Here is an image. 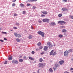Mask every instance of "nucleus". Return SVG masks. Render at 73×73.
I'll use <instances>...</instances> for the list:
<instances>
[{"label":"nucleus","instance_id":"a211bd4d","mask_svg":"<svg viewBox=\"0 0 73 73\" xmlns=\"http://www.w3.org/2000/svg\"><path fill=\"white\" fill-rule=\"evenodd\" d=\"M20 5L21 7H24V5L23 3L20 4Z\"/></svg>","mask_w":73,"mask_h":73},{"label":"nucleus","instance_id":"2f4dec72","mask_svg":"<svg viewBox=\"0 0 73 73\" xmlns=\"http://www.w3.org/2000/svg\"><path fill=\"white\" fill-rule=\"evenodd\" d=\"M55 67H56L57 68V67H58V64H56L55 65Z\"/></svg>","mask_w":73,"mask_h":73},{"label":"nucleus","instance_id":"cd10ccee","mask_svg":"<svg viewBox=\"0 0 73 73\" xmlns=\"http://www.w3.org/2000/svg\"><path fill=\"white\" fill-rule=\"evenodd\" d=\"M15 25H17V26H19L20 25V24H19V23H15Z\"/></svg>","mask_w":73,"mask_h":73},{"label":"nucleus","instance_id":"4d7b16f0","mask_svg":"<svg viewBox=\"0 0 73 73\" xmlns=\"http://www.w3.org/2000/svg\"><path fill=\"white\" fill-rule=\"evenodd\" d=\"M38 0H33V1H37Z\"/></svg>","mask_w":73,"mask_h":73},{"label":"nucleus","instance_id":"f03ea898","mask_svg":"<svg viewBox=\"0 0 73 73\" xmlns=\"http://www.w3.org/2000/svg\"><path fill=\"white\" fill-rule=\"evenodd\" d=\"M58 23V24H60L61 25H64V24H65L66 23V22L63 21H59Z\"/></svg>","mask_w":73,"mask_h":73},{"label":"nucleus","instance_id":"79ce46f5","mask_svg":"<svg viewBox=\"0 0 73 73\" xmlns=\"http://www.w3.org/2000/svg\"><path fill=\"white\" fill-rule=\"evenodd\" d=\"M40 70L39 69H38V71H37V73H40Z\"/></svg>","mask_w":73,"mask_h":73},{"label":"nucleus","instance_id":"13d9d810","mask_svg":"<svg viewBox=\"0 0 73 73\" xmlns=\"http://www.w3.org/2000/svg\"><path fill=\"white\" fill-rule=\"evenodd\" d=\"M36 50H37H37H39V49H37V48H36Z\"/></svg>","mask_w":73,"mask_h":73},{"label":"nucleus","instance_id":"2eb2a0df","mask_svg":"<svg viewBox=\"0 0 73 73\" xmlns=\"http://www.w3.org/2000/svg\"><path fill=\"white\" fill-rule=\"evenodd\" d=\"M49 71L50 72V73H52L53 71V70L51 68H50L49 69Z\"/></svg>","mask_w":73,"mask_h":73},{"label":"nucleus","instance_id":"de8ad7c7","mask_svg":"<svg viewBox=\"0 0 73 73\" xmlns=\"http://www.w3.org/2000/svg\"><path fill=\"white\" fill-rule=\"evenodd\" d=\"M13 28L15 29H17V27H13Z\"/></svg>","mask_w":73,"mask_h":73},{"label":"nucleus","instance_id":"37998d69","mask_svg":"<svg viewBox=\"0 0 73 73\" xmlns=\"http://www.w3.org/2000/svg\"><path fill=\"white\" fill-rule=\"evenodd\" d=\"M56 67H53V69H54V71H55L56 70Z\"/></svg>","mask_w":73,"mask_h":73},{"label":"nucleus","instance_id":"603ef678","mask_svg":"<svg viewBox=\"0 0 73 73\" xmlns=\"http://www.w3.org/2000/svg\"><path fill=\"white\" fill-rule=\"evenodd\" d=\"M16 0H14L13 1H12V2H13V3H15V1H16Z\"/></svg>","mask_w":73,"mask_h":73},{"label":"nucleus","instance_id":"4c0bfd02","mask_svg":"<svg viewBox=\"0 0 73 73\" xmlns=\"http://www.w3.org/2000/svg\"><path fill=\"white\" fill-rule=\"evenodd\" d=\"M28 1H29V2H32L33 1V0H28Z\"/></svg>","mask_w":73,"mask_h":73},{"label":"nucleus","instance_id":"20e7f679","mask_svg":"<svg viewBox=\"0 0 73 73\" xmlns=\"http://www.w3.org/2000/svg\"><path fill=\"white\" fill-rule=\"evenodd\" d=\"M37 33L39 34V35H40L42 36V37H43L44 36V33H43V32H42L41 31H38L37 32Z\"/></svg>","mask_w":73,"mask_h":73},{"label":"nucleus","instance_id":"6ab92c4d","mask_svg":"<svg viewBox=\"0 0 73 73\" xmlns=\"http://www.w3.org/2000/svg\"><path fill=\"white\" fill-rule=\"evenodd\" d=\"M69 52H73V49H71L68 50Z\"/></svg>","mask_w":73,"mask_h":73},{"label":"nucleus","instance_id":"393cba45","mask_svg":"<svg viewBox=\"0 0 73 73\" xmlns=\"http://www.w3.org/2000/svg\"><path fill=\"white\" fill-rule=\"evenodd\" d=\"M16 40L17 42H20V40L19 38H17L16 39Z\"/></svg>","mask_w":73,"mask_h":73},{"label":"nucleus","instance_id":"680f3d73","mask_svg":"<svg viewBox=\"0 0 73 73\" xmlns=\"http://www.w3.org/2000/svg\"><path fill=\"white\" fill-rule=\"evenodd\" d=\"M13 31V30H11L10 31H11V32H12V31Z\"/></svg>","mask_w":73,"mask_h":73},{"label":"nucleus","instance_id":"0eeeda50","mask_svg":"<svg viewBox=\"0 0 73 73\" xmlns=\"http://www.w3.org/2000/svg\"><path fill=\"white\" fill-rule=\"evenodd\" d=\"M47 44L51 47H53V45L52 44V43L50 42H48L47 43Z\"/></svg>","mask_w":73,"mask_h":73},{"label":"nucleus","instance_id":"ea45409f","mask_svg":"<svg viewBox=\"0 0 73 73\" xmlns=\"http://www.w3.org/2000/svg\"><path fill=\"white\" fill-rule=\"evenodd\" d=\"M41 17H45V15L42 14L41 15Z\"/></svg>","mask_w":73,"mask_h":73},{"label":"nucleus","instance_id":"5fc2aeb1","mask_svg":"<svg viewBox=\"0 0 73 73\" xmlns=\"http://www.w3.org/2000/svg\"><path fill=\"white\" fill-rule=\"evenodd\" d=\"M64 73H69V72L67 71H65L64 72Z\"/></svg>","mask_w":73,"mask_h":73},{"label":"nucleus","instance_id":"0e129e2a","mask_svg":"<svg viewBox=\"0 0 73 73\" xmlns=\"http://www.w3.org/2000/svg\"><path fill=\"white\" fill-rule=\"evenodd\" d=\"M63 27V26H62V28Z\"/></svg>","mask_w":73,"mask_h":73},{"label":"nucleus","instance_id":"b1692460","mask_svg":"<svg viewBox=\"0 0 73 73\" xmlns=\"http://www.w3.org/2000/svg\"><path fill=\"white\" fill-rule=\"evenodd\" d=\"M43 60L42 58H40L39 59V61L40 62H42Z\"/></svg>","mask_w":73,"mask_h":73},{"label":"nucleus","instance_id":"4468645a","mask_svg":"<svg viewBox=\"0 0 73 73\" xmlns=\"http://www.w3.org/2000/svg\"><path fill=\"white\" fill-rule=\"evenodd\" d=\"M62 10L63 11H65L66 10H67V9L65 7H64L62 9Z\"/></svg>","mask_w":73,"mask_h":73},{"label":"nucleus","instance_id":"f704fd0d","mask_svg":"<svg viewBox=\"0 0 73 73\" xmlns=\"http://www.w3.org/2000/svg\"><path fill=\"white\" fill-rule=\"evenodd\" d=\"M64 3H66L68 2V1L67 0H64L63 1Z\"/></svg>","mask_w":73,"mask_h":73},{"label":"nucleus","instance_id":"aec40b11","mask_svg":"<svg viewBox=\"0 0 73 73\" xmlns=\"http://www.w3.org/2000/svg\"><path fill=\"white\" fill-rule=\"evenodd\" d=\"M8 60H12V57L11 56H10L8 58Z\"/></svg>","mask_w":73,"mask_h":73},{"label":"nucleus","instance_id":"ddd939ff","mask_svg":"<svg viewBox=\"0 0 73 73\" xmlns=\"http://www.w3.org/2000/svg\"><path fill=\"white\" fill-rule=\"evenodd\" d=\"M29 58L30 60H33V61H34L35 60V59L32 57L29 56Z\"/></svg>","mask_w":73,"mask_h":73},{"label":"nucleus","instance_id":"052dcab7","mask_svg":"<svg viewBox=\"0 0 73 73\" xmlns=\"http://www.w3.org/2000/svg\"><path fill=\"white\" fill-rule=\"evenodd\" d=\"M0 31H1V28H0Z\"/></svg>","mask_w":73,"mask_h":73},{"label":"nucleus","instance_id":"f257e3e1","mask_svg":"<svg viewBox=\"0 0 73 73\" xmlns=\"http://www.w3.org/2000/svg\"><path fill=\"white\" fill-rule=\"evenodd\" d=\"M42 21L44 23H48L49 22V19H42Z\"/></svg>","mask_w":73,"mask_h":73},{"label":"nucleus","instance_id":"f3484780","mask_svg":"<svg viewBox=\"0 0 73 73\" xmlns=\"http://www.w3.org/2000/svg\"><path fill=\"white\" fill-rule=\"evenodd\" d=\"M54 51V50H52L50 52V55H53V52Z\"/></svg>","mask_w":73,"mask_h":73},{"label":"nucleus","instance_id":"6e6552de","mask_svg":"<svg viewBox=\"0 0 73 73\" xmlns=\"http://www.w3.org/2000/svg\"><path fill=\"white\" fill-rule=\"evenodd\" d=\"M39 67L43 68L44 67V65L42 63H40L39 64Z\"/></svg>","mask_w":73,"mask_h":73},{"label":"nucleus","instance_id":"49530a36","mask_svg":"<svg viewBox=\"0 0 73 73\" xmlns=\"http://www.w3.org/2000/svg\"><path fill=\"white\" fill-rule=\"evenodd\" d=\"M17 15L16 13H15L14 14V16H17Z\"/></svg>","mask_w":73,"mask_h":73},{"label":"nucleus","instance_id":"58836bf2","mask_svg":"<svg viewBox=\"0 0 73 73\" xmlns=\"http://www.w3.org/2000/svg\"><path fill=\"white\" fill-rule=\"evenodd\" d=\"M33 9H36V7H35V6H33Z\"/></svg>","mask_w":73,"mask_h":73},{"label":"nucleus","instance_id":"864d4df0","mask_svg":"<svg viewBox=\"0 0 73 73\" xmlns=\"http://www.w3.org/2000/svg\"><path fill=\"white\" fill-rule=\"evenodd\" d=\"M31 29H33V26H31Z\"/></svg>","mask_w":73,"mask_h":73},{"label":"nucleus","instance_id":"4be33fe9","mask_svg":"<svg viewBox=\"0 0 73 73\" xmlns=\"http://www.w3.org/2000/svg\"><path fill=\"white\" fill-rule=\"evenodd\" d=\"M59 37L60 38H62V37H63V35H59Z\"/></svg>","mask_w":73,"mask_h":73},{"label":"nucleus","instance_id":"bf43d9fd","mask_svg":"<svg viewBox=\"0 0 73 73\" xmlns=\"http://www.w3.org/2000/svg\"><path fill=\"white\" fill-rule=\"evenodd\" d=\"M70 70H73V68H70Z\"/></svg>","mask_w":73,"mask_h":73},{"label":"nucleus","instance_id":"c03bdc74","mask_svg":"<svg viewBox=\"0 0 73 73\" xmlns=\"http://www.w3.org/2000/svg\"><path fill=\"white\" fill-rule=\"evenodd\" d=\"M31 53L32 54H35V52H34V51H33L31 52Z\"/></svg>","mask_w":73,"mask_h":73},{"label":"nucleus","instance_id":"c85d7f7f","mask_svg":"<svg viewBox=\"0 0 73 73\" xmlns=\"http://www.w3.org/2000/svg\"><path fill=\"white\" fill-rule=\"evenodd\" d=\"M62 16V14H59L58 15V16L59 17H61V16Z\"/></svg>","mask_w":73,"mask_h":73},{"label":"nucleus","instance_id":"7c9ffc66","mask_svg":"<svg viewBox=\"0 0 73 73\" xmlns=\"http://www.w3.org/2000/svg\"><path fill=\"white\" fill-rule=\"evenodd\" d=\"M56 54H57V53H56V52H54L53 54V56H55V55H56Z\"/></svg>","mask_w":73,"mask_h":73},{"label":"nucleus","instance_id":"c756f323","mask_svg":"<svg viewBox=\"0 0 73 73\" xmlns=\"http://www.w3.org/2000/svg\"><path fill=\"white\" fill-rule=\"evenodd\" d=\"M19 62H23V59H20L19 60Z\"/></svg>","mask_w":73,"mask_h":73},{"label":"nucleus","instance_id":"e2e57ef3","mask_svg":"<svg viewBox=\"0 0 73 73\" xmlns=\"http://www.w3.org/2000/svg\"><path fill=\"white\" fill-rule=\"evenodd\" d=\"M20 57H21V56H20Z\"/></svg>","mask_w":73,"mask_h":73},{"label":"nucleus","instance_id":"9b49d317","mask_svg":"<svg viewBox=\"0 0 73 73\" xmlns=\"http://www.w3.org/2000/svg\"><path fill=\"white\" fill-rule=\"evenodd\" d=\"M41 12L44 15H47L48 14V12L46 11H41Z\"/></svg>","mask_w":73,"mask_h":73},{"label":"nucleus","instance_id":"a878e982","mask_svg":"<svg viewBox=\"0 0 73 73\" xmlns=\"http://www.w3.org/2000/svg\"><path fill=\"white\" fill-rule=\"evenodd\" d=\"M32 35H29V39H32Z\"/></svg>","mask_w":73,"mask_h":73},{"label":"nucleus","instance_id":"3c124183","mask_svg":"<svg viewBox=\"0 0 73 73\" xmlns=\"http://www.w3.org/2000/svg\"><path fill=\"white\" fill-rule=\"evenodd\" d=\"M30 4L29 3H28L27 5V6H28L30 5Z\"/></svg>","mask_w":73,"mask_h":73},{"label":"nucleus","instance_id":"dca6fc26","mask_svg":"<svg viewBox=\"0 0 73 73\" xmlns=\"http://www.w3.org/2000/svg\"><path fill=\"white\" fill-rule=\"evenodd\" d=\"M62 32H63L64 33H65L66 32H67V31L66 30L63 29L62 30Z\"/></svg>","mask_w":73,"mask_h":73},{"label":"nucleus","instance_id":"09e8293b","mask_svg":"<svg viewBox=\"0 0 73 73\" xmlns=\"http://www.w3.org/2000/svg\"><path fill=\"white\" fill-rule=\"evenodd\" d=\"M0 41H1V42H4V40H2V39H1L0 40Z\"/></svg>","mask_w":73,"mask_h":73},{"label":"nucleus","instance_id":"f8f14e48","mask_svg":"<svg viewBox=\"0 0 73 73\" xmlns=\"http://www.w3.org/2000/svg\"><path fill=\"white\" fill-rule=\"evenodd\" d=\"M64 63V61L63 60L59 61V63L60 64V65H62Z\"/></svg>","mask_w":73,"mask_h":73},{"label":"nucleus","instance_id":"e433bc0d","mask_svg":"<svg viewBox=\"0 0 73 73\" xmlns=\"http://www.w3.org/2000/svg\"><path fill=\"white\" fill-rule=\"evenodd\" d=\"M43 48V47H42V46H40L39 47V48L40 49H42Z\"/></svg>","mask_w":73,"mask_h":73},{"label":"nucleus","instance_id":"bb28decb","mask_svg":"<svg viewBox=\"0 0 73 73\" xmlns=\"http://www.w3.org/2000/svg\"><path fill=\"white\" fill-rule=\"evenodd\" d=\"M8 64V61H5V62L4 63V64Z\"/></svg>","mask_w":73,"mask_h":73},{"label":"nucleus","instance_id":"473e14b6","mask_svg":"<svg viewBox=\"0 0 73 73\" xmlns=\"http://www.w3.org/2000/svg\"><path fill=\"white\" fill-rule=\"evenodd\" d=\"M23 59H25V60H27V57L26 56H24L23 58Z\"/></svg>","mask_w":73,"mask_h":73},{"label":"nucleus","instance_id":"6e6d98bb","mask_svg":"<svg viewBox=\"0 0 73 73\" xmlns=\"http://www.w3.org/2000/svg\"><path fill=\"white\" fill-rule=\"evenodd\" d=\"M4 40H7V38H4Z\"/></svg>","mask_w":73,"mask_h":73},{"label":"nucleus","instance_id":"1a4fd4ad","mask_svg":"<svg viewBox=\"0 0 73 73\" xmlns=\"http://www.w3.org/2000/svg\"><path fill=\"white\" fill-rule=\"evenodd\" d=\"M50 25L52 26H54V25H56V23L54 22H52L50 23Z\"/></svg>","mask_w":73,"mask_h":73},{"label":"nucleus","instance_id":"412c9836","mask_svg":"<svg viewBox=\"0 0 73 73\" xmlns=\"http://www.w3.org/2000/svg\"><path fill=\"white\" fill-rule=\"evenodd\" d=\"M2 33L3 34H6L7 35V32H2Z\"/></svg>","mask_w":73,"mask_h":73},{"label":"nucleus","instance_id":"423d86ee","mask_svg":"<svg viewBox=\"0 0 73 73\" xmlns=\"http://www.w3.org/2000/svg\"><path fill=\"white\" fill-rule=\"evenodd\" d=\"M12 62L13 64H17L19 63V62L16 60H13L12 61Z\"/></svg>","mask_w":73,"mask_h":73},{"label":"nucleus","instance_id":"8fccbe9b","mask_svg":"<svg viewBox=\"0 0 73 73\" xmlns=\"http://www.w3.org/2000/svg\"><path fill=\"white\" fill-rule=\"evenodd\" d=\"M38 22L39 23H42V21H38Z\"/></svg>","mask_w":73,"mask_h":73},{"label":"nucleus","instance_id":"a19ab883","mask_svg":"<svg viewBox=\"0 0 73 73\" xmlns=\"http://www.w3.org/2000/svg\"><path fill=\"white\" fill-rule=\"evenodd\" d=\"M44 53H45V52H42L41 53H40V54L42 55V54H44Z\"/></svg>","mask_w":73,"mask_h":73},{"label":"nucleus","instance_id":"a18cd8bd","mask_svg":"<svg viewBox=\"0 0 73 73\" xmlns=\"http://www.w3.org/2000/svg\"><path fill=\"white\" fill-rule=\"evenodd\" d=\"M15 3L13 4L12 5V6L13 7H15Z\"/></svg>","mask_w":73,"mask_h":73},{"label":"nucleus","instance_id":"5701e85b","mask_svg":"<svg viewBox=\"0 0 73 73\" xmlns=\"http://www.w3.org/2000/svg\"><path fill=\"white\" fill-rule=\"evenodd\" d=\"M37 45L38 46H40L41 45V42H39L37 44Z\"/></svg>","mask_w":73,"mask_h":73},{"label":"nucleus","instance_id":"39448f33","mask_svg":"<svg viewBox=\"0 0 73 73\" xmlns=\"http://www.w3.org/2000/svg\"><path fill=\"white\" fill-rule=\"evenodd\" d=\"M69 54V52L67 50L65 51L64 53V56H68Z\"/></svg>","mask_w":73,"mask_h":73},{"label":"nucleus","instance_id":"7ed1b4c3","mask_svg":"<svg viewBox=\"0 0 73 73\" xmlns=\"http://www.w3.org/2000/svg\"><path fill=\"white\" fill-rule=\"evenodd\" d=\"M14 35L16 36V37H18V38L21 37V34H17V33H15Z\"/></svg>","mask_w":73,"mask_h":73},{"label":"nucleus","instance_id":"c9c22d12","mask_svg":"<svg viewBox=\"0 0 73 73\" xmlns=\"http://www.w3.org/2000/svg\"><path fill=\"white\" fill-rule=\"evenodd\" d=\"M23 14H25L26 13V11H24L23 12Z\"/></svg>","mask_w":73,"mask_h":73},{"label":"nucleus","instance_id":"9d476101","mask_svg":"<svg viewBox=\"0 0 73 73\" xmlns=\"http://www.w3.org/2000/svg\"><path fill=\"white\" fill-rule=\"evenodd\" d=\"M48 46H44V50H45V51H46V50H48Z\"/></svg>","mask_w":73,"mask_h":73},{"label":"nucleus","instance_id":"72a5a7b5","mask_svg":"<svg viewBox=\"0 0 73 73\" xmlns=\"http://www.w3.org/2000/svg\"><path fill=\"white\" fill-rule=\"evenodd\" d=\"M70 18H71V19H73V16L70 15Z\"/></svg>","mask_w":73,"mask_h":73}]
</instances>
